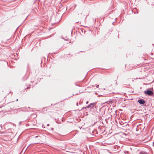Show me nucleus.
Returning a JSON list of instances; mask_svg holds the SVG:
<instances>
[{"label":"nucleus","instance_id":"1","mask_svg":"<svg viewBox=\"0 0 154 154\" xmlns=\"http://www.w3.org/2000/svg\"><path fill=\"white\" fill-rule=\"evenodd\" d=\"M144 93L146 94L149 96H151L153 94V92L151 91H146Z\"/></svg>","mask_w":154,"mask_h":154},{"label":"nucleus","instance_id":"2","mask_svg":"<svg viewBox=\"0 0 154 154\" xmlns=\"http://www.w3.org/2000/svg\"><path fill=\"white\" fill-rule=\"evenodd\" d=\"M138 102L140 104H143L145 103V101L143 99L139 100H138Z\"/></svg>","mask_w":154,"mask_h":154},{"label":"nucleus","instance_id":"3","mask_svg":"<svg viewBox=\"0 0 154 154\" xmlns=\"http://www.w3.org/2000/svg\"><path fill=\"white\" fill-rule=\"evenodd\" d=\"M94 106V103H91L89 105L87 106L88 108H89L90 107H91V108H92Z\"/></svg>","mask_w":154,"mask_h":154}]
</instances>
